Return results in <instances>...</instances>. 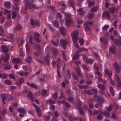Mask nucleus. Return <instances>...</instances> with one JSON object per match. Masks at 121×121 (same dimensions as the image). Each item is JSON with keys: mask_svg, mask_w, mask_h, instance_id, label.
I'll return each instance as SVG.
<instances>
[{"mask_svg": "<svg viewBox=\"0 0 121 121\" xmlns=\"http://www.w3.org/2000/svg\"><path fill=\"white\" fill-rule=\"evenodd\" d=\"M78 35V32L77 31L72 32L71 34V36L72 37L74 46L76 48L78 47V44L77 43L78 41V38L77 36Z\"/></svg>", "mask_w": 121, "mask_h": 121, "instance_id": "1", "label": "nucleus"}, {"mask_svg": "<svg viewBox=\"0 0 121 121\" xmlns=\"http://www.w3.org/2000/svg\"><path fill=\"white\" fill-rule=\"evenodd\" d=\"M65 15L67 17V19L65 23V25L68 26L72 23V21L70 17V15L68 13H64Z\"/></svg>", "mask_w": 121, "mask_h": 121, "instance_id": "2", "label": "nucleus"}, {"mask_svg": "<svg viewBox=\"0 0 121 121\" xmlns=\"http://www.w3.org/2000/svg\"><path fill=\"white\" fill-rule=\"evenodd\" d=\"M49 54H47L43 60V61H41V63H46L47 65H49Z\"/></svg>", "mask_w": 121, "mask_h": 121, "instance_id": "3", "label": "nucleus"}, {"mask_svg": "<svg viewBox=\"0 0 121 121\" xmlns=\"http://www.w3.org/2000/svg\"><path fill=\"white\" fill-rule=\"evenodd\" d=\"M91 24L92 23L89 22H87L85 23V30L86 31H88L90 30V28L88 26L89 25Z\"/></svg>", "mask_w": 121, "mask_h": 121, "instance_id": "4", "label": "nucleus"}, {"mask_svg": "<svg viewBox=\"0 0 121 121\" xmlns=\"http://www.w3.org/2000/svg\"><path fill=\"white\" fill-rule=\"evenodd\" d=\"M94 67L95 69L96 70V72L95 73V74L96 75L97 74L99 76H100L98 78V80L99 81H100L101 80L100 77L101 76V74L97 71V70L98 69V68L96 66H94Z\"/></svg>", "mask_w": 121, "mask_h": 121, "instance_id": "5", "label": "nucleus"}, {"mask_svg": "<svg viewBox=\"0 0 121 121\" xmlns=\"http://www.w3.org/2000/svg\"><path fill=\"white\" fill-rule=\"evenodd\" d=\"M52 116H53V118L52 119V121H56L58 118H57L58 117V114L56 112H54L52 113Z\"/></svg>", "mask_w": 121, "mask_h": 121, "instance_id": "6", "label": "nucleus"}, {"mask_svg": "<svg viewBox=\"0 0 121 121\" xmlns=\"http://www.w3.org/2000/svg\"><path fill=\"white\" fill-rule=\"evenodd\" d=\"M60 42L62 47L64 49L65 48H66V45L67 44V42L65 40H61Z\"/></svg>", "mask_w": 121, "mask_h": 121, "instance_id": "7", "label": "nucleus"}, {"mask_svg": "<svg viewBox=\"0 0 121 121\" xmlns=\"http://www.w3.org/2000/svg\"><path fill=\"white\" fill-rule=\"evenodd\" d=\"M34 105L35 106L36 109L37 114L38 116L39 117H40L41 116V110L39 108L37 107L35 104H34Z\"/></svg>", "mask_w": 121, "mask_h": 121, "instance_id": "8", "label": "nucleus"}, {"mask_svg": "<svg viewBox=\"0 0 121 121\" xmlns=\"http://www.w3.org/2000/svg\"><path fill=\"white\" fill-rule=\"evenodd\" d=\"M60 31L61 33L62 34V35H64L66 34V29L63 27H61L60 28Z\"/></svg>", "mask_w": 121, "mask_h": 121, "instance_id": "9", "label": "nucleus"}, {"mask_svg": "<svg viewBox=\"0 0 121 121\" xmlns=\"http://www.w3.org/2000/svg\"><path fill=\"white\" fill-rule=\"evenodd\" d=\"M1 48L3 52L4 53L7 52L8 51V48L6 46L3 45L1 47Z\"/></svg>", "mask_w": 121, "mask_h": 121, "instance_id": "10", "label": "nucleus"}, {"mask_svg": "<svg viewBox=\"0 0 121 121\" xmlns=\"http://www.w3.org/2000/svg\"><path fill=\"white\" fill-rule=\"evenodd\" d=\"M116 77L117 81L118 83V84L117 85L118 87H121V83L120 80V79L118 77V76L117 75H116Z\"/></svg>", "mask_w": 121, "mask_h": 121, "instance_id": "11", "label": "nucleus"}, {"mask_svg": "<svg viewBox=\"0 0 121 121\" xmlns=\"http://www.w3.org/2000/svg\"><path fill=\"white\" fill-rule=\"evenodd\" d=\"M4 10H5L6 11L4 12V14H7V13H8V15H7V17L9 19H10L11 18V14H9V13L10 12V11H9L8 10H7L6 9H4Z\"/></svg>", "mask_w": 121, "mask_h": 121, "instance_id": "12", "label": "nucleus"}, {"mask_svg": "<svg viewBox=\"0 0 121 121\" xmlns=\"http://www.w3.org/2000/svg\"><path fill=\"white\" fill-rule=\"evenodd\" d=\"M26 48L27 54H28L30 52V48L28 43H26Z\"/></svg>", "mask_w": 121, "mask_h": 121, "instance_id": "13", "label": "nucleus"}, {"mask_svg": "<svg viewBox=\"0 0 121 121\" xmlns=\"http://www.w3.org/2000/svg\"><path fill=\"white\" fill-rule=\"evenodd\" d=\"M31 24L32 25H35L37 26H39L40 25L38 21H37L35 22H34L33 20L32 19L31 20Z\"/></svg>", "mask_w": 121, "mask_h": 121, "instance_id": "14", "label": "nucleus"}, {"mask_svg": "<svg viewBox=\"0 0 121 121\" xmlns=\"http://www.w3.org/2000/svg\"><path fill=\"white\" fill-rule=\"evenodd\" d=\"M104 71L105 73L109 77H110L112 75V73L111 72H109L108 69H105L104 70Z\"/></svg>", "mask_w": 121, "mask_h": 121, "instance_id": "15", "label": "nucleus"}, {"mask_svg": "<svg viewBox=\"0 0 121 121\" xmlns=\"http://www.w3.org/2000/svg\"><path fill=\"white\" fill-rule=\"evenodd\" d=\"M12 61L13 63H17L20 62L21 61V60L18 58H14L13 59Z\"/></svg>", "mask_w": 121, "mask_h": 121, "instance_id": "16", "label": "nucleus"}, {"mask_svg": "<svg viewBox=\"0 0 121 121\" xmlns=\"http://www.w3.org/2000/svg\"><path fill=\"white\" fill-rule=\"evenodd\" d=\"M84 12L82 11V9H78V14L80 15H82L84 14Z\"/></svg>", "mask_w": 121, "mask_h": 121, "instance_id": "17", "label": "nucleus"}, {"mask_svg": "<svg viewBox=\"0 0 121 121\" xmlns=\"http://www.w3.org/2000/svg\"><path fill=\"white\" fill-rule=\"evenodd\" d=\"M11 4L9 2H6L4 3V5L6 7L9 8H10Z\"/></svg>", "mask_w": 121, "mask_h": 121, "instance_id": "18", "label": "nucleus"}, {"mask_svg": "<svg viewBox=\"0 0 121 121\" xmlns=\"http://www.w3.org/2000/svg\"><path fill=\"white\" fill-rule=\"evenodd\" d=\"M76 69V72L78 75L80 76V73L81 72V70L79 67L76 68H75Z\"/></svg>", "mask_w": 121, "mask_h": 121, "instance_id": "19", "label": "nucleus"}, {"mask_svg": "<svg viewBox=\"0 0 121 121\" xmlns=\"http://www.w3.org/2000/svg\"><path fill=\"white\" fill-rule=\"evenodd\" d=\"M18 111L22 113H24L25 112V110L22 108H19L18 109Z\"/></svg>", "mask_w": 121, "mask_h": 121, "instance_id": "20", "label": "nucleus"}, {"mask_svg": "<svg viewBox=\"0 0 121 121\" xmlns=\"http://www.w3.org/2000/svg\"><path fill=\"white\" fill-rule=\"evenodd\" d=\"M27 97L28 98L32 100H33L32 94L31 92H30L28 94Z\"/></svg>", "mask_w": 121, "mask_h": 121, "instance_id": "21", "label": "nucleus"}, {"mask_svg": "<svg viewBox=\"0 0 121 121\" xmlns=\"http://www.w3.org/2000/svg\"><path fill=\"white\" fill-rule=\"evenodd\" d=\"M109 89L111 94L112 96H113L114 95V92L113 90V88L111 86H110V87Z\"/></svg>", "mask_w": 121, "mask_h": 121, "instance_id": "22", "label": "nucleus"}, {"mask_svg": "<svg viewBox=\"0 0 121 121\" xmlns=\"http://www.w3.org/2000/svg\"><path fill=\"white\" fill-rule=\"evenodd\" d=\"M89 7H90L91 6L94 5L95 4V3L93 2H91L89 1H88L87 2Z\"/></svg>", "mask_w": 121, "mask_h": 121, "instance_id": "23", "label": "nucleus"}, {"mask_svg": "<svg viewBox=\"0 0 121 121\" xmlns=\"http://www.w3.org/2000/svg\"><path fill=\"white\" fill-rule=\"evenodd\" d=\"M115 44L117 46H119L121 44V42L117 39L115 40Z\"/></svg>", "mask_w": 121, "mask_h": 121, "instance_id": "24", "label": "nucleus"}, {"mask_svg": "<svg viewBox=\"0 0 121 121\" xmlns=\"http://www.w3.org/2000/svg\"><path fill=\"white\" fill-rule=\"evenodd\" d=\"M114 66L115 67L116 71L117 72L118 70L120 69V67L118 64L116 63L114 64Z\"/></svg>", "mask_w": 121, "mask_h": 121, "instance_id": "25", "label": "nucleus"}, {"mask_svg": "<svg viewBox=\"0 0 121 121\" xmlns=\"http://www.w3.org/2000/svg\"><path fill=\"white\" fill-rule=\"evenodd\" d=\"M98 9V6H96L94 7L91 9V11L92 12H95L97 11Z\"/></svg>", "mask_w": 121, "mask_h": 121, "instance_id": "26", "label": "nucleus"}, {"mask_svg": "<svg viewBox=\"0 0 121 121\" xmlns=\"http://www.w3.org/2000/svg\"><path fill=\"white\" fill-rule=\"evenodd\" d=\"M1 97L2 98V100L3 101V103H4V100L6 99V95L5 94H3L1 95Z\"/></svg>", "mask_w": 121, "mask_h": 121, "instance_id": "27", "label": "nucleus"}, {"mask_svg": "<svg viewBox=\"0 0 121 121\" xmlns=\"http://www.w3.org/2000/svg\"><path fill=\"white\" fill-rule=\"evenodd\" d=\"M100 42L103 43L104 44H105L106 43V41L105 40L104 38H100Z\"/></svg>", "mask_w": 121, "mask_h": 121, "instance_id": "28", "label": "nucleus"}, {"mask_svg": "<svg viewBox=\"0 0 121 121\" xmlns=\"http://www.w3.org/2000/svg\"><path fill=\"white\" fill-rule=\"evenodd\" d=\"M109 16V14L108 13L106 12L103 13L102 15V16L108 17Z\"/></svg>", "mask_w": 121, "mask_h": 121, "instance_id": "29", "label": "nucleus"}, {"mask_svg": "<svg viewBox=\"0 0 121 121\" xmlns=\"http://www.w3.org/2000/svg\"><path fill=\"white\" fill-rule=\"evenodd\" d=\"M21 27V26L19 25H18L16 26L15 30H18L20 29Z\"/></svg>", "mask_w": 121, "mask_h": 121, "instance_id": "30", "label": "nucleus"}, {"mask_svg": "<svg viewBox=\"0 0 121 121\" xmlns=\"http://www.w3.org/2000/svg\"><path fill=\"white\" fill-rule=\"evenodd\" d=\"M98 86L99 88L102 90H103L105 89V87L104 86L102 85H98Z\"/></svg>", "mask_w": 121, "mask_h": 121, "instance_id": "31", "label": "nucleus"}, {"mask_svg": "<svg viewBox=\"0 0 121 121\" xmlns=\"http://www.w3.org/2000/svg\"><path fill=\"white\" fill-rule=\"evenodd\" d=\"M55 101L52 100H50L47 101V103H49L50 104H52L54 103Z\"/></svg>", "mask_w": 121, "mask_h": 121, "instance_id": "32", "label": "nucleus"}, {"mask_svg": "<svg viewBox=\"0 0 121 121\" xmlns=\"http://www.w3.org/2000/svg\"><path fill=\"white\" fill-rule=\"evenodd\" d=\"M94 16V14L93 13H90L89 14L88 16V17L89 19H91Z\"/></svg>", "mask_w": 121, "mask_h": 121, "instance_id": "33", "label": "nucleus"}, {"mask_svg": "<svg viewBox=\"0 0 121 121\" xmlns=\"http://www.w3.org/2000/svg\"><path fill=\"white\" fill-rule=\"evenodd\" d=\"M9 55L8 54H6L5 55L6 59H4V61L5 62H6L9 59Z\"/></svg>", "mask_w": 121, "mask_h": 121, "instance_id": "34", "label": "nucleus"}, {"mask_svg": "<svg viewBox=\"0 0 121 121\" xmlns=\"http://www.w3.org/2000/svg\"><path fill=\"white\" fill-rule=\"evenodd\" d=\"M48 92L45 90H43L41 91L42 94V95H44L48 93Z\"/></svg>", "mask_w": 121, "mask_h": 121, "instance_id": "35", "label": "nucleus"}, {"mask_svg": "<svg viewBox=\"0 0 121 121\" xmlns=\"http://www.w3.org/2000/svg\"><path fill=\"white\" fill-rule=\"evenodd\" d=\"M16 13L15 12H13L12 13V18L13 19L14 18L16 17Z\"/></svg>", "mask_w": 121, "mask_h": 121, "instance_id": "36", "label": "nucleus"}, {"mask_svg": "<svg viewBox=\"0 0 121 121\" xmlns=\"http://www.w3.org/2000/svg\"><path fill=\"white\" fill-rule=\"evenodd\" d=\"M29 84V85L32 87H34L35 89L37 88V86L33 84L30 83Z\"/></svg>", "mask_w": 121, "mask_h": 121, "instance_id": "37", "label": "nucleus"}, {"mask_svg": "<svg viewBox=\"0 0 121 121\" xmlns=\"http://www.w3.org/2000/svg\"><path fill=\"white\" fill-rule=\"evenodd\" d=\"M51 51L54 54H56L57 52V50L56 49H54L51 50Z\"/></svg>", "mask_w": 121, "mask_h": 121, "instance_id": "38", "label": "nucleus"}, {"mask_svg": "<svg viewBox=\"0 0 121 121\" xmlns=\"http://www.w3.org/2000/svg\"><path fill=\"white\" fill-rule=\"evenodd\" d=\"M57 95V93L56 92L52 96V98L53 99H56Z\"/></svg>", "mask_w": 121, "mask_h": 121, "instance_id": "39", "label": "nucleus"}, {"mask_svg": "<svg viewBox=\"0 0 121 121\" xmlns=\"http://www.w3.org/2000/svg\"><path fill=\"white\" fill-rule=\"evenodd\" d=\"M28 73L26 72H25L24 73L20 72V75L22 76H25Z\"/></svg>", "mask_w": 121, "mask_h": 121, "instance_id": "40", "label": "nucleus"}, {"mask_svg": "<svg viewBox=\"0 0 121 121\" xmlns=\"http://www.w3.org/2000/svg\"><path fill=\"white\" fill-rule=\"evenodd\" d=\"M86 61L88 63H91L93 62V60L91 59H87Z\"/></svg>", "mask_w": 121, "mask_h": 121, "instance_id": "41", "label": "nucleus"}, {"mask_svg": "<svg viewBox=\"0 0 121 121\" xmlns=\"http://www.w3.org/2000/svg\"><path fill=\"white\" fill-rule=\"evenodd\" d=\"M61 5L62 6L61 7V8L62 9H64L65 7V5L64 3L63 2H62L61 4Z\"/></svg>", "mask_w": 121, "mask_h": 121, "instance_id": "42", "label": "nucleus"}, {"mask_svg": "<svg viewBox=\"0 0 121 121\" xmlns=\"http://www.w3.org/2000/svg\"><path fill=\"white\" fill-rule=\"evenodd\" d=\"M62 103L65 104L66 106L68 107H69V105L68 103L65 102L64 101H63Z\"/></svg>", "mask_w": 121, "mask_h": 121, "instance_id": "43", "label": "nucleus"}, {"mask_svg": "<svg viewBox=\"0 0 121 121\" xmlns=\"http://www.w3.org/2000/svg\"><path fill=\"white\" fill-rule=\"evenodd\" d=\"M79 41L80 44L81 45H82L84 43V41L83 39H79Z\"/></svg>", "mask_w": 121, "mask_h": 121, "instance_id": "44", "label": "nucleus"}, {"mask_svg": "<svg viewBox=\"0 0 121 121\" xmlns=\"http://www.w3.org/2000/svg\"><path fill=\"white\" fill-rule=\"evenodd\" d=\"M78 58V56L77 55H76L74 56L73 59L74 60H76Z\"/></svg>", "mask_w": 121, "mask_h": 121, "instance_id": "45", "label": "nucleus"}, {"mask_svg": "<svg viewBox=\"0 0 121 121\" xmlns=\"http://www.w3.org/2000/svg\"><path fill=\"white\" fill-rule=\"evenodd\" d=\"M31 60V59L30 57H28L26 59V61L28 62H30Z\"/></svg>", "mask_w": 121, "mask_h": 121, "instance_id": "46", "label": "nucleus"}, {"mask_svg": "<svg viewBox=\"0 0 121 121\" xmlns=\"http://www.w3.org/2000/svg\"><path fill=\"white\" fill-rule=\"evenodd\" d=\"M25 2L26 5V8H25V9H26V8L27 7V6L28 5V0H25Z\"/></svg>", "mask_w": 121, "mask_h": 121, "instance_id": "47", "label": "nucleus"}, {"mask_svg": "<svg viewBox=\"0 0 121 121\" xmlns=\"http://www.w3.org/2000/svg\"><path fill=\"white\" fill-rule=\"evenodd\" d=\"M57 75H58V77L59 78H60V73H59V71L58 64H57Z\"/></svg>", "mask_w": 121, "mask_h": 121, "instance_id": "48", "label": "nucleus"}, {"mask_svg": "<svg viewBox=\"0 0 121 121\" xmlns=\"http://www.w3.org/2000/svg\"><path fill=\"white\" fill-rule=\"evenodd\" d=\"M108 26H104L102 28V30H107L108 28Z\"/></svg>", "mask_w": 121, "mask_h": 121, "instance_id": "49", "label": "nucleus"}, {"mask_svg": "<svg viewBox=\"0 0 121 121\" xmlns=\"http://www.w3.org/2000/svg\"><path fill=\"white\" fill-rule=\"evenodd\" d=\"M35 5H33L32 4H30V6L29 7V9H30L32 8H35Z\"/></svg>", "mask_w": 121, "mask_h": 121, "instance_id": "50", "label": "nucleus"}, {"mask_svg": "<svg viewBox=\"0 0 121 121\" xmlns=\"http://www.w3.org/2000/svg\"><path fill=\"white\" fill-rule=\"evenodd\" d=\"M53 24L55 26L57 27H58L59 26L58 25V23L57 22H55L53 23Z\"/></svg>", "mask_w": 121, "mask_h": 121, "instance_id": "51", "label": "nucleus"}, {"mask_svg": "<svg viewBox=\"0 0 121 121\" xmlns=\"http://www.w3.org/2000/svg\"><path fill=\"white\" fill-rule=\"evenodd\" d=\"M109 50L110 52L112 53H114V49L113 48H109Z\"/></svg>", "mask_w": 121, "mask_h": 121, "instance_id": "52", "label": "nucleus"}, {"mask_svg": "<svg viewBox=\"0 0 121 121\" xmlns=\"http://www.w3.org/2000/svg\"><path fill=\"white\" fill-rule=\"evenodd\" d=\"M4 22V18L3 17L1 19L0 21V22L1 24L3 23Z\"/></svg>", "mask_w": 121, "mask_h": 121, "instance_id": "53", "label": "nucleus"}, {"mask_svg": "<svg viewBox=\"0 0 121 121\" xmlns=\"http://www.w3.org/2000/svg\"><path fill=\"white\" fill-rule=\"evenodd\" d=\"M4 82L7 84H11L10 81L9 80H6L4 81Z\"/></svg>", "mask_w": 121, "mask_h": 121, "instance_id": "54", "label": "nucleus"}, {"mask_svg": "<svg viewBox=\"0 0 121 121\" xmlns=\"http://www.w3.org/2000/svg\"><path fill=\"white\" fill-rule=\"evenodd\" d=\"M52 42L55 45L57 46L59 44V41L57 40L56 42H55L53 41H52Z\"/></svg>", "mask_w": 121, "mask_h": 121, "instance_id": "55", "label": "nucleus"}, {"mask_svg": "<svg viewBox=\"0 0 121 121\" xmlns=\"http://www.w3.org/2000/svg\"><path fill=\"white\" fill-rule=\"evenodd\" d=\"M24 81V80L23 78H20L19 80V82L20 84H21L22 82H23Z\"/></svg>", "mask_w": 121, "mask_h": 121, "instance_id": "56", "label": "nucleus"}, {"mask_svg": "<svg viewBox=\"0 0 121 121\" xmlns=\"http://www.w3.org/2000/svg\"><path fill=\"white\" fill-rule=\"evenodd\" d=\"M78 111L80 113L82 114L83 113V112L82 109L81 108H79L78 109Z\"/></svg>", "mask_w": 121, "mask_h": 121, "instance_id": "57", "label": "nucleus"}, {"mask_svg": "<svg viewBox=\"0 0 121 121\" xmlns=\"http://www.w3.org/2000/svg\"><path fill=\"white\" fill-rule=\"evenodd\" d=\"M112 109V107L111 105H110L109 107H108L107 108V110L108 111L111 110Z\"/></svg>", "mask_w": 121, "mask_h": 121, "instance_id": "58", "label": "nucleus"}, {"mask_svg": "<svg viewBox=\"0 0 121 121\" xmlns=\"http://www.w3.org/2000/svg\"><path fill=\"white\" fill-rule=\"evenodd\" d=\"M13 107H11V106H10L9 108V111L10 112H11L13 110Z\"/></svg>", "mask_w": 121, "mask_h": 121, "instance_id": "59", "label": "nucleus"}, {"mask_svg": "<svg viewBox=\"0 0 121 121\" xmlns=\"http://www.w3.org/2000/svg\"><path fill=\"white\" fill-rule=\"evenodd\" d=\"M70 4L72 6V7L73 8V9L74 10V8L73 7V6L74 4V2L73 1H71L70 2Z\"/></svg>", "mask_w": 121, "mask_h": 121, "instance_id": "60", "label": "nucleus"}, {"mask_svg": "<svg viewBox=\"0 0 121 121\" xmlns=\"http://www.w3.org/2000/svg\"><path fill=\"white\" fill-rule=\"evenodd\" d=\"M8 99L10 100H12L13 99V97L11 95H10L9 97H8Z\"/></svg>", "mask_w": 121, "mask_h": 121, "instance_id": "61", "label": "nucleus"}, {"mask_svg": "<svg viewBox=\"0 0 121 121\" xmlns=\"http://www.w3.org/2000/svg\"><path fill=\"white\" fill-rule=\"evenodd\" d=\"M98 112L97 110H95L94 111V114L96 115L98 113Z\"/></svg>", "mask_w": 121, "mask_h": 121, "instance_id": "62", "label": "nucleus"}, {"mask_svg": "<svg viewBox=\"0 0 121 121\" xmlns=\"http://www.w3.org/2000/svg\"><path fill=\"white\" fill-rule=\"evenodd\" d=\"M52 66H53L54 67H55L56 66V63L54 61H52Z\"/></svg>", "mask_w": 121, "mask_h": 121, "instance_id": "63", "label": "nucleus"}, {"mask_svg": "<svg viewBox=\"0 0 121 121\" xmlns=\"http://www.w3.org/2000/svg\"><path fill=\"white\" fill-rule=\"evenodd\" d=\"M77 22L78 24H80L82 23V21L79 20H77Z\"/></svg>", "mask_w": 121, "mask_h": 121, "instance_id": "64", "label": "nucleus"}]
</instances>
